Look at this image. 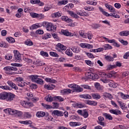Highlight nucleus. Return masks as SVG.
Here are the masks:
<instances>
[{"label":"nucleus","instance_id":"f257e3e1","mask_svg":"<svg viewBox=\"0 0 129 129\" xmlns=\"http://www.w3.org/2000/svg\"><path fill=\"white\" fill-rule=\"evenodd\" d=\"M39 77H40V76L37 75H32L29 77V79H30L32 82L37 83V84H40V85L44 84V81H43L42 79L39 78Z\"/></svg>","mask_w":129,"mask_h":129},{"label":"nucleus","instance_id":"f03ea898","mask_svg":"<svg viewBox=\"0 0 129 129\" xmlns=\"http://www.w3.org/2000/svg\"><path fill=\"white\" fill-rule=\"evenodd\" d=\"M5 111V112L12 114V115H15V116H17L18 117H21V116L23 115V112H22V111L11 108L6 109Z\"/></svg>","mask_w":129,"mask_h":129},{"label":"nucleus","instance_id":"7ed1b4c3","mask_svg":"<svg viewBox=\"0 0 129 129\" xmlns=\"http://www.w3.org/2000/svg\"><path fill=\"white\" fill-rule=\"evenodd\" d=\"M42 25L43 27H46L47 31H49V32H52V31L54 32L56 29V26H54L51 23L44 22Z\"/></svg>","mask_w":129,"mask_h":129},{"label":"nucleus","instance_id":"20e7f679","mask_svg":"<svg viewBox=\"0 0 129 129\" xmlns=\"http://www.w3.org/2000/svg\"><path fill=\"white\" fill-rule=\"evenodd\" d=\"M13 66L15 67H6L4 68V70L5 71H17L18 70V69L16 67H22L23 66V64L21 63H14Z\"/></svg>","mask_w":129,"mask_h":129},{"label":"nucleus","instance_id":"39448f33","mask_svg":"<svg viewBox=\"0 0 129 129\" xmlns=\"http://www.w3.org/2000/svg\"><path fill=\"white\" fill-rule=\"evenodd\" d=\"M69 87L73 89V92H82L83 91V89L76 84L69 85Z\"/></svg>","mask_w":129,"mask_h":129},{"label":"nucleus","instance_id":"423d86ee","mask_svg":"<svg viewBox=\"0 0 129 129\" xmlns=\"http://www.w3.org/2000/svg\"><path fill=\"white\" fill-rule=\"evenodd\" d=\"M30 14L31 17H32V18H33L34 19L37 18L38 19H39V20H42L44 19V18H45V15H44V14H38L37 13L31 12L30 13Z\"/></svg>","mask_w":129,"mask_h":129},{"label":"nucleus","instance_id":"0eeeda50","mask_svg":"<svg viewBox=\"0 0 129 129\" xmlns=\"http://www.w3.org/2000/svg\"><path fill=\"white\" fill-rule=\"evenodd\" d=\"M15 61V62H20L22 60V57L21 56V54L17 50H14Z\"/></svg>","mask_w":129,"mask_h":129},{"label":"nucleus","instance_id":"6e6552de","mask_svg":"<svg viewBox=\"0 0 129 129\" xmlns=\"http://www.w3.org/2000/svg\"><path fill=\"white\" fill-rule=\"evenodd\" d=\"M16 97V95L12 93H8L7 98L6 99V101H13L14 99Z\"/></svg>","mask_w":129,"mask_h":129},{"label":"nucleus","instance_id":"1a4fd4ad","mask_svg":"<svg viewBox=\"0 0 129 129\" xmlns=\"http://www.w3.org/2000/svg\"><path fill=\"white\" fill-rule=\"evenodd\" d=\"M52 114L53 115H56L57 116H63L64 113L62 111L58 110H53L52 112Z\"/></svg>","mask_w":129,"mask_h":129},{"label":"nucleus","instance_id":"9d476101","mask_svg":"<svg viewBox=\"0 0 129 129\" xmlns=\"http://www.w3.org/2000/svg\"><path fill=\"white\" fill-rule=\"evenodd\" d=\"M61 33L62 35L67 36H70V37H73L74 36V34L69 32L68 30H61Z\"/></svg>","mask_w":129,"mask_h":129},{"label":"nucleus","instance_id":"9b49d317","mask_svg":"<svg viewBox=\"0 0 129 129\" xmlns=\"http://www.w3.org/2000/svg\"><path fill=\"white\" fill-rule=\"evenodd\" d=\"M80 46L82 48H87V49H92L93 48V45L88 43H81Z\"/></svg>","mask_w":129,"mask_h":129},{"label":"nucleus","instance_id":"f8f14e48","mask_svg":"<svg viewBox=\"0 0 129 129\" xmlns=\"http://www.w3.org/2000/svg\"><path fill=\"white\" fill-rule=\"evenodd\" d=\"M7 84H8V85L10 86V87H12V88H13L15 90H18V89H19L18 88V87H17V85H16V84L13 83V82L11 81H8L7 82Z\"/></svg>","mask_w":129,"mask_h":129},{"label":"nucleus","instance_id":"ddd939ff","mask_svg":"<svg viewBox=\"0 0 129 129\" xmlns=\"http://www.w3.org/2000/svg\"><path fill=\"white\" fill-rule=\"evenodd\" d=\"M30 3L31 4H32V5H36L38 4L39 6H44V4L42 2H41L40 0H30Z\"/></svg>","mask_w":129,"mask_h":129},{"label":"nucleus","instance_id":"4468645a","mask_svg":"<svg viewBox=\"0 0 129 129\" xmlns=\"http://www.w3.org/2000/svg\"><path fill=\"white\" fill-rule=\"evenodd\" d=\"M44 88L45 89H47L48 90H53V89H54V88H55V85H54L52 84L45 85Z\"/></svg>","mask_w":129,"mask_h":129},{"label":"nucleus","instance_id":"2eb2a0df","mask_svg":"<svg viewBox=\"0 0 129 129\" xmlns=\"http://www.w3.org/2000/svg\"><path fill=\"white\" fill-rule=\"evenodd\" d=\"M105 6L109 11H110V13H114L115 12V9L113 7H112L111 5H109L107 4H105Z\"/></svg>","mask_w":129,"mask_h":129},{"label":"nucleus","instance_id":"dca6fc26","mask_svg":"<svg viewBox=\"0 0 129 129\" xmlns=\"http://www.w3.org/2000/svg\"><path fill=\"white\" fill-rule=\"evenodd\" d=\"M8 97V93L4 92L0 94V99H2V100H6Z\"/></svg>","mask_w":129,"mask_h":129},{"label":"nucleus","instance_id":"f3484780","mask_svg":"<svg viewBox=\"0 0 129 129\" xmlns=\"http://www.w3.org/2000/svg\"><path fill=\"white\" fill-rule=\"evenodd\" d=\"M72 90L70 89H64L61 91L60 93L62 94V95H65V94H69V93H71Z\"/></svg>","mask_w":129,"mask_h":129},{"label":"nucleus","instance_id":"a211bd4d","mask_svg":"<svg viewBox=\"0 0 129 129\" xmlns=\"http://www.w3.org/2000/svg\"><path fill=\"white\" fill-rule=\"evenodd\" d=\"M79 34L82 38H84V39H87V33H85L84 31L80 30L79 32Z\"/></svg>","mask_w":129,"mask_h":129},{"label":"nucleus","instance_id":"6ab92c4d","mask_svg":"<svg viewBox=\"0 0 129 129\" xmlns=\"http://www.w3.org/2000/svg\"><path fill=\"white\" fill-rule=\"evenodd\" d=\"M109 112H110V113H112L113 114H115L116 115H118V114H121V112L118 110L110 109L109 110Z\"/></svg>","mask_w":129,"mask_h":129},{"label":"nucleus","instance_id":"aec40b11","mask_svg":"<svg viewBox=\"0 0 129 129\" xmlns=\"http://www.w3.org/2000/svg\"><path fill=\"white\" fill-rule=\"evenodd\" d=\"M56 47L57 48H59V49H60V50H62L63 51H65V50H66V49H67V47L66 46H65L64 45L59 43H57L56 44Z\"/></svg>","mask_w":129,"mask_h":129},{"label":"nucleus","instance_id":"412c9836","mask_svg":"<svg viewBox=\"0 0 129 129\" xmlns=\"http://www.w3.org/2000/svg\"><path fill=\"white\" fill-rule=\"evenodd\" d=\"M37 117H43L44 115H46V113L43 111H38L36 113V114Z\"/></svg>","mask_w":129,"mask_h":129},{"label":"nucleus","instance_id":"4be33fe9","mask_svg":"<svg viewBox=\"0 0 129 129\" xmlns=\"http://www.w3.org/2000/svg\"><path fill=\"white\" fill-rule=\"evenodd\" d=\"M61 20L62 21H64L65 22H67V23H71L72 22V19L68 18V17L66 16H62L61 17Z\"/></svg>","mask_w":129,"mask_h":129},{"label":"nucleus","instance_id":"5701e85b","mask_svg":"<svg viewBox=\"0 0 129 129\" xmlns=\"http://www.w3.org/2000/svg\"><path fill=\"white\" fill-rule=\"evenodd\" d=\"M22 103H23L22 105L24 107H26V105H27V107L31 106L32 107V106H33V103H32L31 102H26L25 101H23L22 102Z\"/></svg>","mask_w":129,"mask_h":129},{"label":"nucleus","instance_id":"b1692460","mask_svg":"<svg viewBox=\"0 0 129 129\" xmlns=\"http://www.w3.org/2000/svg\"><path fill=\"white\" fill-rule=\"evenodd\" d=\"M67 4H68V0H62L57 3V6H62V5H67Z\"/></svg>","mask_w":129,"mask_h":129},{"label":"nucleus","instance_id":"393cba45","mask_svg":"<svg viewBox=\"0 0 129 129\" xmlns=\"http://www.w3.org/2000/svg\"><path fill=\"white\" fill-rule=\"evenodd\" d=\"M98 123L100 124V125H103V126H104V122H103V120H104V118L102 116H99L98 117Z\"/></svg>","mask_w":129,"mask_h":129},{"label":"nucleus","instance_id":"a878e982","mask_svg":"<svg viewBox=\"0 0 129 129\" xmlns=\"http://www.w3.org/2000/svg\"><path fill=\"white\" fill-rule=\"evenodd\" d=\"M34 65H38V66H43L45 65L44 62H42V61H40L39 60H37L36 61H34L33 62Z\"/></svg>","mask_w":129,"mask_h":129},{"label":"nucleus","instance_id":"bb28decb","mask_svg":"<svg viewBox=\"0 0 129 129\" xmlns=\"http://www.w3.org/2000/svg\"><path fill=\"white\" fill-rule=\"evenodd\" d=\"M54 98L51 96V95H48L45 98V100L47 101V102H51L53 101Z\"/></svg>","mask_w":129,"mask_h":129},{"label":"nucleus","instance_id":"cd10ccee","mask_svg":"<svg viewBox=\"0 0 129 129\" xmlns=\"http://www.w3.org/2000/svg\"><path fill=\"white\" fill-rule=\"evenodd\" d=\"M103 114L106 119H109V120H112V116L111 115L107 114V113H104Z\"/></svg>","mask_w":129,"mask_h":129},{"label":"nucleus","instance_id":"c85d7f7f","mask_svg":"<svg viewBox=\"0 0 129 129\" xmlns=\"http://www.w3.org/2000/svg\"><path fill=\"white\" fill-rule=\"evenodd\" d=\"M86 103L87 104H89V105H94V106L97 105V102H95L94 101L88 100L87 101Z\"/></svg>","mask_w":129,"mask_h":129},{"label":"nucleus","instance_id":"c756f323","mask_svg":"<svg viewBox=\"0 0 129 129\" xmlns=\"http://www.w3.org/2000/svg\"><path fill=\"white\" fill-rule=\"evenodd\" d=\"M68 13L73 18H75V19H78L79 18V16L77 14H75L73 11H69Z\"/></svg>","mask_w":129,"mask_h":129},{"label":"nucleus","instance_id":"7c9ffc66","mask_svg":"<svg viewBox=\"0 0 129 129\" xmlns=\"http://www.w3.org/2000/svg\"><path fill=\"white\" fill-rule=\"evenodd\" d=\"M119 34L120 36H128L129 35V31H121L120 32H119Z\"/></svg>","mask_w":129,"mask_h":129},{"label":"nucleus","instance_id":"2f4dec72","mask_svg":"<svg viewBox=\"0 0 129 129\" xmlns=\"http://www.w3.org/2000/svg\"><path fill=\"white\" fill-rule=\"evenodd\" d=\"M72 50L74 53H79L80 52V49H79V47L77 46H74L72 48Z\"/></svg>","mask_w":129,"mask_h":129},{"label":"nucleus","instance_id":"473e14b6","mask_svg":"<svg viewBox=\"0 0 129 129\" xmlns=\"http://www.w3.org/2000/svg\"><path fill=\"white\" fill-rule=\"evenodd\" d=\"M92 96L94 99H100L101 98V96H100V95L97 93L95 94H92Z\"/></svg>","mask_w":129,"mask_h":129},{"label":"nucleus","instance_id":"72a5a7b5","mask_svg":"<svg viewBox=\"0 0 129 129\" xmlns=\"http://www.w3.org/2000/svg\"><path fill=\"white\" fill-rule=\"evenodd\" d=\"M80 97L81 98H84L85 99H91V96L88 94L86 95H81Z\"/></svg>","mask_w":129,"mask_h":129},{"label":"nucleus","instance_id":"f704fd0d","mask_svg":"<svg viewBox=\"0 0 129 129\" xmlns=\"http://www.w3.org/2000/svg\"><path fill=\"white\" fill-rule=\"evenodd\" d=\"M45 81L46 82H50V83H56L57 82V81L50 78H45Z\"/></svg>","mask_w":129,"mask_h":129},{"label":"nucleus","instance_id":"c9c22d12","mask_svg":"<svg viewBox=\"0 0 129 129\" xmlns=\"http://www.w3.org/2000/svg\"><path fill=\"white\" fill-rule=\"evenodd\" d=\"M52 36L49 33H46L44 35V36L42 37V39L43 40H48V39L51 38Z\"/></svg>","mask_w":129,"mask_h":129},{"label":"nucleus","instance_id":"e433bc0d","mask_svg":"<svg viewBox=\"0 0 129 129\" xmlns=\"http://www.w3.org/2000/svg\"><path fill=\"white\" fill-rule=\"evenodd\" d=\"M70 125H71V126H76L77 125H81V123L77 122H70Z\"/></svg>","mask_w":129,"mask_h":129},{"label":"nucleus","instance_id":"4c0bfd02","mask_svg":"<svg viewBox=\"0 0 129 129\" xmlns=\"http://www.w3.org/2000/svg\"><path fill=\"white\" fill-rule=\"evenodd\" d=\"M109 86L110 87H113V88H116L117 84H115L114 82L111 80L109 82Z\"/></svg>","mask_w":129,"mask_h":129},{"label":"nucleus","instance_id":"58836bf2","mask_svg":"<svg viewBox=\"0 0 129 129\" xmlns=\"http://www.w3.org/2000/svg\"><path fill=\"white\" fill-rule=\"evenodd\" d=\"M90 78L92 79H98V75L96 74L91 73L90 75Z\"/></svg>","mask_w":129,"mask_h":129},{"label":"nucleus","instance_id":"ea45409f","mask_svg":"<svg viewBox=\"0 0 129 129\" xmlns=\"http://www.w3.org/2000/svg\"><path fill=\"white\" fill-rule=\"evenodd\" d=\"M120 95L121 96V98H122V99H129L128 95H125V94H123V93H120Z\"/></svg>","mask_w":129,"mask_h":129},{"label":"nucleus","instance_id":"a19ab883","mask_svg":"<svg viewBox=\"0 0 129 129\" xmlns=\"http://www.w3.org/2000/svg\"><path fill=\"white\" fill-rule=\"evenodd\" d=\"M45 119L47 121H52V120H53V117L51 116H49V114H47L45 117Z\"/></svg>","mask_w":129,"mask_h":129},{"label":"nucleus","instance_id":"79ce46f5","mask_svg":"<svg viewBox=\"0 0 129 129\" xmlns=\"http://www.w3.org/2000/svg\"><path fill=\"white\" fill-rule=\"evenodd\" d=\"M100 81L103 83H109V82H110V80H108L106 77L101 79Z\"/></svg>","mask_w":129,"mask_h":129},{"label":"nucleus","instance_id":"37998d69","mask_svg":"<svg viewBox=\"0 0 129 129\" xmlns=\"http://www.w3.org/2000/svg\"><path fill=\"white\" fill-rule=\"evenodd\" d=\"M41 104L42 106L45 107V108H46V109H51V108H53V107L50 105L45 104L44 103H42Z\"/></svg>","mask_w":129,"mask_h":129},{"label":"nucleus","instance_id":"c03bdc74","mask_svg":"<svg viewBox=\"0 0 129 129\" xmlns=\"http://www.w3.org/2000/svg\"><path fill=\"white\" fill-rule=\"evenodd\" d=\"M66 54L70 57H72V56H73V53H72V51L70 50V49H67L66 51Z\"/></svg>","mask_w":129,"mask_h":129},{"label":"nucleus","instance_id":"a18cd8bd","mask_svg":"<svg viewBox=\"0 0 129 129\" xmlns=\"http://www.w3.org/2000/svg\"><path fill=\"white\" fill-rule=\"evenodd\" d=\"M104 50H110L111 49H112V47L109 45V44H107L104 45Z\"/></svg>","mask_w":129,"mask_h":129},{"label":"nucleus","instance_id":"49530a36","mask_svg":"<svg viewBox=\"0 0 129 129\" xmlns=\"http://www.w3.org/2000/svg\"><path fill=\"white\" fill-rule=\"evenodd\" d=\"M103 96L104 97H106V98H107L108 97V98H110V99H111V98H112V96L111 95V94L108 93H104Z\"/></svg>","mask_w":129,"mask_h":129},{"label":"nucleus","instance_id":"de8ad7c7","mask_svg":"<svg viewBox=\"0 0 129 129\" xmlns=\"http://www.w3.org/2000/svg\"><path fill=\"white\" fill-rule=\"evenodd\" d=\"M85 118H86L87 117H88V112H87V110H84L83 111V114L82 115Z\"/></svg>","mask_w":129,"mask_h":129},{"label":"nucleus","instance_id":"09e8293b","mask_svg":"<svg viewBox=\"0 0 129 129\" xmlns=\"http://www.w3.org/2000/svg\"><path fill=\"white\" fill-rule=\"evenodd\" d=\"M24 115V117H26L27 118H31V117H32V115L28 112H25Z\"/></svg>","mask_w":129,"mask_h":129},{"label":"nucleus","instance_id":"8fccbe9b","mask_svg":"<svg viewBox=\"0 0 129 129\" xmlns=\"http://www.w3.org/2000/svg\"><path fill=\"white\" fill-rule=\"evenodd\" d=\"M99 10L100 11L101 13H102L103 14V15H104V16H107V12L104 11V10L101 8V7H99Z\"/></svg>","mask_w":129,"mask_h":129},{"label":"nucleus","instance_id":"3c124183","mask_svg":"<svg viewBox=\"0 0 129 129\" xmlns=\"http://www.w3.org/2000/svg\"><path fill=\"white\" fill-rule=\"evenodd\" d=\"M61 16V15L60 12H56L53 14V17H54V18H59Z\"/></svg>","mask_w":129,"mask_h":129},{"label":"nucleus","instance_id":"603ef678","mask_svg":"<svg viewBox=\"0 0 129 129\" xmlns=\"http://www.w3.org/2000/svg\"><path fill=\"white\" fill-rule=\"evenodd\" d=\"M7 40L9 43H15V38L13 37H8L7 38Z\"/></svg>","mask_w":129,"mask_h":129},{"label":"nucleus","instance_id":"864d4df0","mask_svg":"<svg viewBox=\"0 0 129 129\" xmlns=\"http://www.w3.org/2000/svg\"><path fill=\"white\" fill-rule=\"evenodd\" d=\"M119 42L122 44L124 46H127L128 45V42L127 41H124L123 39L119 40Z\"/></svg>","mask_w":129,"mask_h":129},{"label":"nucleus","instance_id":"5fc2aeb1","mask_svg":"<svg viewBox=\"0 0 129 129\" xmlns=\"http://www.w3.org/2000/svg\"><path fill=\"white\" fill-rule=\"evenodd\" d=\"M52 37L56 41H60V37L59 36H58V35L57 34H56L55 33L52 34Z\"/></svg>","mask_w":129,"mask_h":129},{"label":"nucleus","instance_id":"6e6d98bb","mask_svg":"<svg viewBox=\"0 0 129 129\" xmlns=\"http://www.w3.org/2000/svg\"><path fill=\"white\" fill-rule=\"evenodd\" d=\"M25 44L27 45V46H32L33 42H32L30 40H28L25 42Z\"/></svg>","mask_w":129,"mask_h":129},{"label":"nucleus","instance_id":"4d7b16f0","mask_svg":"<svg viewBox=\"0 0 129 129\" xmlns=\"http://www.w3.org/2000/svg\"><path fill=\"white\" fill-rule=\"evenodd\" d=\"M50 56H52V57H59V55H58L56 52L50 51L49 53Z\"/></svg>","mask_w":129,"mask_h":129},{"label":"nucleus","instance_id":"13d9d810","mask_svg":"<svg viewBox=\"0 0 129 129\" xmlns=\"http://www.w3.org/2000/svg\"><path fill=\"white\" fill-rule=\"evenodd\" d=\"M54 98L58 101H64V98H62L61 96H56Z\"/></svg>","mask_w":129,"mask_h":129},{"label":"nucleus","instance_id":"bf43d9fd","mask_svg":"<svg viewBox=\"0 0 129 129\" xmlns=\"http://www.w3.org/2000/svg\"><path fill=\"white\" fill-rule=\"evenodd\" d=\"M107 70H111V69H113V68H115V67H116V66L115 65H111V64H109L107 66Z\"/></svg>","mask_w":129,"mask_h":129},{"label":"nucleus","instance_id":"052dcab7","mask_svg":"<svg viewBox=\"0 0 129 129\" xmlns=\"http://www.w3.org/2000/svg\"><path fill=\"white\" fill-rule=\"evenodd\" d=\"M105 59L106 60H107V61H113V57H111V56H106L105 57Z\"/></svg>","mask_w":129,"mask_h":129},{"label":"nucleus","instance_id":"680f3d73","mask_svg":"<svg viewBox=\"0 0 129 129\" xmlns=\"http://www.w3.org/2000/svg\"><path fill=\"white\" fill-rule=\"evenodd\" d=\"M40 55H41V56H44L45 57H48L49 56V54H48L47 52H44L43 51L40 52Z\"/></svg>","mask_w":129,"mask_h":129},{"label":"nucleus","instance_id":"e2e57ef3","mask_svg":"<svg viewBox=\"0 0 129 129\" xmlns=\"http://www.w3.org/2000/svg\"><path fill=\"white\" fill-rule=\"evenodd\" d=\"M0 88L4 89V90H10V87L9 86H1Z\"/></svg>","mask_w":129,"mask_h":129},{"label":"nucleus","instance_id":"0e129e2a","mask_svg":"<svg viewBox=\"0 0 129 129\" xmlns=\"http://www.w3.org/2000/svg\"><path fill=\"white\" fill-rule=\"evenodd\" d=\"M85 62L86 63V64H87V65H89V66H90L91 67H92V66H93V63H92V62H91V61L89 60H86Z\"/></svg>","mask_w":129,"mask_h":129},{"label":"nucleus","instance_id":"69168bd1","mask_svg":"<svg viewBox=\"0 0 129 129\" xmlns=\"http://www.w3.org/2000/svg\"><path fill=\"white\" fill-rule=\"evenodd\" d=\"M18 86H19L20 87H24L25 85V82H24V81H22V82H18Z\"/></svg>","mask_w":129,"mask_h":129},{"label":"nucleus","instance_id":"338daca9","mask_svg":"<svg viewBox=\"0 0 129 129\" xmlns=\"http://www.w3.org/2000/svg\"><path fill=\"white\" fill-rule=\"evenodd\" d=\"M85 10L86 11H94V8L93 7H85Z\"/></svg>","mask_w":129,"mask_h":129},{"label":"nucleus","instance_id":"774afa93","mask_svg":"<svg viewBox=\"0 0 129 129\" xmlns=\"http://www.w3.org/2000/svg\"><path fill=\"white\" fill-rule=\"evenodd\" d=\"M39 25L36 24H34L30 27V30H35V29H38Z\"/></svg>","mask_w":129,"mask_h":129}]
</instances>
